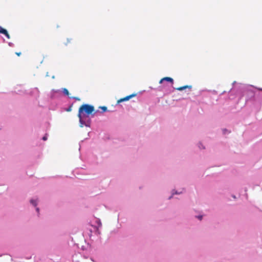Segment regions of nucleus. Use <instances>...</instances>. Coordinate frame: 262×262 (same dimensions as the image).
<instances>
[{"instance_id":"f257e3e1","label":"nucleus","mask_w":262,"mask_h":262,"mask_svg":"<svg viewBox=\"0 0 262 262\" xmlns=\"http://www.w3.org/2000/svg\"><path fill=\"white\" fill-rule=\"evenodd\" d=\"M94 111V107L93 105L84 104L82 105L79 108L78 117L79 119V126L83 127V126L86 127H91V119L90 115Z\"/></svg>"},{"instance_id":"f03ea898","label":"nucleus","mask_w":262,"mask_h":262,"mask_svg":"<svg viewBox=\"0 0 262 262\" xmlns=\"http://www.w3.org/2000/svg\"><path fill=\"white\" fill-rule=\"evenodd\" d=\"M25 93L34 97L36 99H37L39 97V91L37 88L32 89L29 92H26Z\"/></svg>"},{"instance_id":"7ed1b4c3","label":"nucleus","mask_w":262,"mask_h":262,"mask_svg":"<svg viewBox=\"0 0 262 262\" xmlns=\"http://www.w3.org/2000/svg\"><path fill=\"white\" fill-rule=\"evenodd\" d=\"M38 199H36V198H35V199H32L30 201V204L33 206L35 207V210H36V212H37V213L39 214V208L37 207V206L38 205Z\"/></svg>"},{"instance_id":"20e7f679","label":"nucleus","mask_w":262,"mask_h":262,"mask_svg":"<svg viewBox=\"0 0 262 262\" xmlns=\"http://www.w3.org/2000/svg\"><path fill=\"white\" fill-rule=\"evenodd\" d=\"M136 96V94H132L130 95L127 96L123 98H121L118 100V103H120L123 101H127L129 100L131 98L135 97Z\"/></svg>"},{"instance_id":"39448f33","label":"nucleus","mask_w":262,"mask_h":262,"mask_svg":"<svg viewBox=\"0 0 262 262\" xmlns=\"http://www.w3.org/2000/svg\"><path fill=\"white\" fill-rule=\"evenodd\" d=\"M59 90H56V91L53 90L52 94L51 95V98L52 99L55 98L56 97V95L57 94V93H59Z\"/></svg>"},{"instance_id":"423d86ee","label":"nucleus","mask_w":262,"mask_h":262,"mask_svg":"<svg viewBox=\"0 0 262 262\" xmlns=\"http://www.w3.org/2000/svg\"><path fill=\"white\" fill-rule=\"evenodd\" d=\"M181 193H182L181 191V192H179L177 190H176L173 189V190H172V194H171V195L170 196H169V200L171 199L172 198L173 195H174V194H180Z\"/></svg>"},{"instance_id":"0eeeda50","label":"nucleus","mask_w":262,"mask_h":262,"mask_svg":"<svg viewBox=\"0 0 262 262\" xmlns=\"http://www.w3.org/2000/svg\"><path fill=\"white\" fill-rule=\"evenodd\" d=\"M162 81H168V82H170L171 83H173V79L170 78V77H164L162 79Z\"/></svg>"},{"instance_id":"6e6552de","label":"nucleus","mask_w":262,"mask_h":262,"mask_svg":"<svg viewBox=\"0 0 262 262\" xmlns=\"http://www.w3.org/2000/svg\"><path fill=\"white\" fill-rule=\"evenodd\" d=\"M186 88L191 89V86L186 85V86H182V87L176 88V89L177 90L181 91H182V90H184L186 89Z\"/></svg>"},{"instance_id":"1a4fd4ad","label":"nucleus","mask_w":262,"mask_h":262,"mask_svg":"<svg viewBox=\"0 0 262 262\" xmlns=\"http://www.w3.org/2000/svg\"><path fill=\"white\" fill-rule=\"evenodd\" d=\"M2 34H4L7 38L9 39L10 38V36L9 35V34H8V31H7V30H6L5 29H3V30H2Z\"/></svg>"},{"instance_id":"9d476101","label":"nucleus","mask_w":262,"mask_h":262,"mask_svg":"<svg viewBox=\"0 0 262 262\" xmlns=\"http://www.w3.org/2000/svg\"><path fill=\"white\" fill-rule=\"evenodd\" d=\"M63 93L64 95L68 96L69 95V93L68 90L67 89H63Z\"/></svg>"},{"instance_id":"9b49d317","label":"nucleus","mask_w":262,"mask_h":262,"mask_svg":"<svg viewBox=\"0 0 262 262\" xmlns=\"http://www.w3.org/2000/svg\"><path fill=\"white\" fill-rule=\"evenodd\" d=\"M99 108H100V109H101L102 110V112H106L107 110V107H106L105 106H100Z\"/></svg>"},{"instance_id":"f8f14e48","label":"nucleus","mask_w":262,"mask_h":262,"mask_svg":"<svg viewBox=\"0 0 262 262\" xmlns=\"http://www.w3.org/2000/svg\"><path fill=\"white\" fill-rule=\"evenodd\" d=\"M97 224H98V226H99V227H101L102 224H101V221H100V220H97Z\"/></svg>"},{"instance_id":"ddd939ff","label":"nucleus","mask_w":262,"mask_h":262,"mask_svg":"<svg viewBox=\"0 0 262 262\" xmlns=\"http://www.w3.org/2000/svg\"><path fill=\"white\" fill-rule=\"evenodd\" d=\"M70 98L74 99L75 100H77V101H79L80 100V98H79L78 97H70Z\"/></svg>"},{"instance_id":"4468645a","label":"nucleus","mask_w":262,"mask_h":262,"mask_svg":"<svg viewBox=\"0 0 262 262\" xmlns=\"http://www.w3.org/2000/svg\"><path fill=\"white\" fill-rule=\"evenodd\" d=\"M47 138H48V135L46 134L43 137H42V140L43 141H46L47 140Z\"/></svg>"},{"instance_id":"2eb2a0df","label":"nucleus","mask_w":262,"mask_h":262,"mask_svg":"<svg viewBox=\"0 0 262 262\" xmlns=\"http://www.w3.org/2000/svg\"><path fill=\"white\" fill-rule=\"evenodd\" d=\"M199 148L200 149H205V146L202 143H200Z\"/></svg>"},{"instance_id":"dca6fc26","label":"nucleus","mask_w":262,"mask_h":262,"mask_svg":"<svg viewBox=\"0 0 262 262\" xmlns=\"http://www.w3.org/2000/svg\"><path fill=\"white\" fill-rule=\"evenodd\" d=\"M8 45L10 47H13L14 46V44L13 43H12V42H9Z\"/></svg>"},{"instance_id":"f3484780","label":"nucleus","mask_w":262,"mask_h":262,"mask_svg":"<svg viewBox=\"0 0 262 262\" xmlns=\"http://www.w3.org/2000/svg\"><path fill=\"white\" fill-rule=\"evenodd\" d=\"M198 219H199L200 220H201L202 219L203 216L202 215H198L197 216Z\"/></svg>"},{"instance_id":"a211bd4d","label":"nucleus","mask_w":262,"mask_h":262,"mask_svg":"<svg viewBox=\"0 0 262 262\" xmlns=\"http://www.w3.org/2000/svg\"><path fill=\"white\" fill-rule=\"evenodd\" d=\"M3 28H2L1 26H0V33H2V30H3Z\"/></svg>"},{"instance_id":"6ab92c4d","label":"nucleus","mask_w":262,"mask_h":262,"mask_svg":"<svg viewBox=\"0 0 262 262\" xmlns=\"http://www.w3.org/2000/svg\"><path fill=\"white\" fill-rule=\"evenodd\" d=\"M16 54L17 55L19 56L20 55L21 53L20 52H19V53L17 52V53H16Z\"/></svg>"},{"instance_id":"aec40b11","label":"nucleus","mask_w":262,"mask_h":262,"mask_svg":"<svg viewBox=\"0 0 262 262\" xmlns=\"http://www.w3.org/2000/svg\"><path fill=\"white\" fill-rule=\"evenodd\" d=\"M71 110V108L70 107L67 110V111H70Z\"/></svg>"},{"instance_id":"412c9836","label":"nucleus","mask_w":262,"mask_h":262,"mask_svg":"<svg viewBox=\"0 0 262 262\" xmlns=\"http://www.w3.org/2000/svg\"><path fill=\"white\" fill-rule=\"evenodd\" d=\"M96 232L98 233V234H100V232L99 231L98 229H97L96 230Z\"/></svg>"},{"instance_id":"4be33fe9","label":"nucleus","mask_w":262,"mask_h":262,"mask_svg":"<svg viewBox=\"0 0 262 262\" xmlns=\"http://www.w3.org/2000/svg\"><path fill=\"white\" fill-rule=\"evenodd\" d=\"M164 81H162V79H161V80L160 81V83H162Z\"/></svg>"},{"instance_id":"5701e85b","label":"nucleus","mask_w":262,"mask_h":262,"mask_svg":"<svg viewBox=\"0 0 262 262\" xmlns=\"http://www.w3.org/2000/svg\"><path fill=\"white\" fill-rule=\"evenodd\" d=\"M235 83H236V82L234 81L233 83V84H234Z\"/></svg>"},{"instance_id":"b1692460","label":"nucleus","mask_w":262,"mask_h":262,"mask_svg":"<svg viewBox=\"0 0 262 262\" xmlns=\"http://www.w3.org/2000/svg\"><path fill=\"white\" fill-rule=\"evenodd\" d=\"M96 113H95L94 114L92 115V117H93L94 116V114H95Z\"/></svg>"},{"instance_id":"393cba45","label":"nucleus","mask_w":262,"mask_h":262,"mask_svg":"<svg viewBox=\"0 0 262 262\" xmlns=\"http://www.w3.org/2000/svg\"><path fill=\"white\" fill-rule=\"evenodd\" d=\"M259 90L262 91V89H260Z\"/></svg>"}]
</instances>
